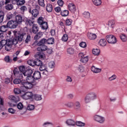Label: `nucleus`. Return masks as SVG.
Listing matches in <instances>:
<instances>
[{
	"instance_id": "nucleus-1",
	"label": "nucleus",
	"mask_w": 127,
	"mask_h": 127,
	"mask_svg": "<svg viewBox=\"0 0 127 127\" xmlns=\"http://www.w3.org/2000/svg\"><path fill=\"white\" fill-rule=\"evenodd\" d=\"M26 38V39H25ZM31 37L30 35H27L25 32H20L17 36L15 37L13 40L8 39L7 40H2L0 42L3 47L5 46V50L6 51H10L12 45H16L19 42H21L23 40H25L26 43H28L30 41Z\"/></svg>"
},
{
	"instance_id": "nucleus-2",
	"label": "nucleus",
	"mask_w": 127,
	"mask_h": 127,
	"mask_svg": "<svg viewBox=\"0 0 127 127\" xmlns=\"http://www.w3.org/2000/svg\"><path fill=\"white\" fill-rule=\"evenodd\" d=\"M29 81H27L25 80H22V85L21 88H22V87L25 88V89H32L33 87V83H34V79L28 80Z\"/></svg>"
},
{
	"instance_id": "nucleus-3",
	"label": "nucleus",
	"mask_w": 127,
	"mask_h": 127,
	"mask_svg": "<svg viewBox=\"0 0 127 127\" xmlns=\"http://www.w3.org/2000/svg\"><path fill=\"white\" fill-rule=\"evenodd\" d=\"M97 98V94L95 92H91L87 94L84 98L85 104H89L92 100Z\"/></svg>"
},
{
	"instance_id": "nucleus-4",
	"label": "nucleus",
	"mask_w": 127,
	"mask_h": 127,
	"mask_svg": "<svg viewBox=\"0 0 127 127\" xmlns=\"http://www.w3.org/2000/svg\"><path fill=\"white\" fill-rule=\"evenodd\" d=\"M38 23L41 25L42 29L45 30L48 29V24L47 22L43 21V17L42 16L39 17L37 21Z\"/></svg>"
},
{
	"instance_id": "nucleus-5",
	"label": "nucleus",
	"mask_w": 127,
	"mask_h": 127,
	"mask_svg": "<svg viewBox=\"0 0 127 127\" xmlns=\"http://www.w3.org/2000/svg\"><path fill=\"white\" fill-rule=\"evenodd\" d=\"M106 39L110 44H116V43L118 41L117 38L114 35H108L106 36Z\"/></svg>"
},
{
	"instance_id": "nucleus-6",
	"label": "nucleus",
	"mask_w": 127,
	"mask_h": 127,
	"mask_svg": "<svg viewBox=\"0 0 127 127\" xmlns=\"http://www.w3.org/2000/svg\"><path fill=\"white\" fill-rule=\"evenodd\" d=\"M33 73V70L31 69H27L24 72V76L26 77V80H34L33 77L31 75Z\"/></svg>"
},
{
	"instance_id": "nucleus-7",
	"label": "nucleus",
	"mask_w": 127,
	"mask_h": 127,
	"mask_svg": "<svg viewBox=\"0 0 127 127\" xmlns=\"http://www.w3.org/2000/svg\"><path fill=\"white\" fill-rule=\"evenodd\" d=\"M13 73L15 77H16V78H18L20 80L21 79H22L23 78V76H24V72H19V71H18V69L16 67L14 68Z\"/></svg>"
},
{
	"instance_id": "nucleus-8",
	"label": "nucleus",
	"mask_w": 127,
	"mask_h": 127,
	"mask_svg": "<svg viewBox=\"0 0 127 127\" xmlns=\"http://www.w3.org/2000/svg\"><path fill=\"white\" fill-rule=\"evenodd\" d=\"M94 120L95 121V122H97V123H99V124H104L106 119H105V117L102 116L95 115L94 116Z\"/></svg>"
},
{
	"instance_id": "nucleus-9",
	"label": "nucleus",
	"mask_w": 127,
	"mask_h": 127,
	"mask_svg": "<svg viewBox=\"0 0 127 127\" xmlns=\"http://www.w3.org/2000/svg\"><path fill=\"white\" fill-rule=\"evenodd\" d=\"M6 24L7 26H8V28H10L11 29L16 28V27L18 26V25L15 21V20H11L9 21Z\"/></svg>"
},
{
	"instance_id": "nucleus-10",
	"label": "nucleus",
	"mask_w": 127,
	"mask_h": 127,
	"mask_svg": "<svg viewBox=\"0 0 127 127\" xmlns=\"http://www.w3.org/2000/svg\"><path fill=\"white\" fill-rule=\"evenodd\" d=\"M25 18L22 16V15L20 14H18L15 16V20L16 23L18 25L20 24H22V22L24 21Z\"/></svg>"
},
{
	"instance_id": "nucleus-11",
	"label": "nucleus",
	"mask_w": 127,
	"mask_h": 127,
	"mask_svg": "<svg viewBox=\"0 0 127 127\" xmlns=\"http://www.w3.org/2000/svg\"><path fill=\"white\" fill-rule=\"evenodd\" d=\"M79 58H80V62H82V63H84V64H86L88 61H89V59L88 58V56L85 57V54L84 53H80L78 54Z\"/></svg>"
},
{
	"instance_id": "nucleus-12",
	"label": "nucleus",
	"mask_w": 127,
	"mask_h": 127,
	"mask_svg": "<svg viewBox=\"0 0 127 127\" xmlns=\"http://www.w3.org/2000/svg\"><path fill=\"white\" fill-rule=\"evenodd\" d=\"M33 96V94L31 92H27L25 93L24 94H22L21 97L24 100H30V99H32Z\"/></svg>"
},
{
	"instance_id": "nucleus-13",
	"label": "nucleus",
	"mask_w": 127,
	"mask_h": 127,
	"mask_svg": "<svg viewBox=\"0 0 127 127\" xmlns=\"http://www.w3.org/2000/svg\"><path fill=\"white\" fill-rule=\"evenodd\" d=\"M33 79H35V80H39L41 78V73L39 72V71H35L33 74L32 76Z\"/></svg>"
},
{
	"instance_id": "nucleus-14",
	"label": "nucleus",
	"mask_w": 127,
	"mask_h": 127,
	"mask_svg": "<svg viewBox=\"0 0 127 127\" xmlns=\"http://www.w3.org/2000/svg\"><path fill=\"white\" fill-rule=\"evenodd\" d=\"M24 22L27 26H32L34 24V21L30 19L25 18Z\"/></svg>"
},
{
	"instance_id": "nucleus-15",
	"label": "nucleus",
	"mask_w": 127,
	"mask_h": 127,
	"mask_svg": "<svg viewBox=\"0 0 127 127\" xmlns=\"http://www.w3.org/2000/svg\"><path fill=\"white\" fill-rule=\"evenodd\" d=\"M65 124L67 125V126H69V127H75L76 126V122L75 121L72 120V119H68L66 121Z\"/></svg>"
},
{
	"instance_id": "nucleus-16",
	"label": "nucleus",
	"mask_w": 127,
	"mask_h": 127,
	"mask_svg": "<svg viewBox=\"0 0 127 127\" xmlns=\"http://www.w3.org/2000/svg\"><path fill=\"white\" fill-rule=\"evenodd\" d=\"M39 30L38 25L37 24H34L32 25V32L34 34H36Z\"/></svg>"
},
{
	"instance_id": "nucleus-17",
	"label": "nucleus",
	"mask_w": 127,
	"mask_h": 127,
	"mask_svg": "<svg viewBox=\"0 0 127 127\" xmlns=\"http://www.w3.org/2000/svg\"><path fill=\"white\" fill-rule=\"evenodd\" d=\"M48 49V47L45 45H41L39 46V47L37 48L38 51H46Z\"/></svg>"
},
{
	"instance_id": "nucleus-18",
	"label": "nucleus",
	"mask_w": 127,
	"mask_h": 127,
	"mask_svg": "<svg viewBox=\"0 0 127 127\" xmlns=\"http://www.w3.org/2000/svg\"><path fill=\"white\" fill-rule=\"evenodd\" d=\"M68 8L71 12L74 13L76 11V7H75V4L73 3H70L68 4Z\"/></svg>"
},
{
	"instance_id": "nucleus-19",
	"label": "nucleus",
	"mask_w": 127,
	"mask_h": 127,
	"mask_svg": "<svg viewBox=\"0 0 127 127\" xmlns=\"http://www.w3.org/2000/svg\"><path fill=\"white\" fill-rule=\"evenodd\" d=\"M87 37L90 39V40H95V39L97 38V35L92 33H88L87 34Z\"/></svg>"
},
{
	"instance_id": "nucleus-20",
	"label": "nucleus",
	"mask_w": 127,
	"mask_h": 127,
	"mask_svg": "<svg viewBox=\"0 0 127 127\" xmlns=\"http://www.w3.org/2000/svg\"><path fill=\"white\" fill-rule=\"evenodd\" d=\"M30 13H31L32 15L34 16V17H37V15L39 14V11L37 9H33L32 11L31 10L29 11Z\"/></svg>"
},
{
	"instance_id": "nucleus-21",
	"label": "nucleus",
	"mask_w": 127,
	"mask_h": 127,
	"mask_svg": "<svg viewBox=\"0 0 127 127\" xmlns=\"http://www.w3.org/2000/svg\"><path fill=\"white\" fill-rule=\"evenodd\" d=\"M33 100L35 101H41L42 100V95L40 94H33Z\"/></svg>"
},
{
	"instance_id": "nucleus-22",
	"label": "nucleus",
	"mask_w": 127,
	"mask_h": 127,
	"mask_svg": "<svg viewBox=\"0 0 127 127\" xmlns=\"http://www.w3.org/2000/svg\"><path fill=\"white\" fill-rule=\"evenodd\" d=\"M91 69L92 72H93V73H100L102 71L101 69L96 67V66H95L94 65H92L91 66Z\"/></svg>"
},
{
	"instance_id": "nucleus-23",
	"label": "nucleus",
	"mask_w": 127,
	"mask_h": 127,
	"mask_svg": "<svg viewBox=\"0 0 127 127\" xmlns=\"http://www.w3.org/2000/svg\"><path fill=\"white\" fill-rule=\"evenodd\" d=\"M9 100H11V101H13V102H15V103H16V102H18L19 101V97L18 96H14L13 95H10L9 96Z\"/></svg>"
},
{
	"instance_id": "nucleus-24",
	"label": "nucleus",
	"mask_w": 127,
	"mask_h": 127,
	"mask_svg": "<svg viewBox=\"0 0 127 127\" xmlns=\"http://www.w3.org/2000/svg\"><path fill=\"white\" fill-rule=\"evenodd\" d=\"M73 107L75 110H79L81 108V103L79 101H75L73 103Z\"/></svg>"
},
{
	"instance_id": "nucleus-25",
	"label": "nucleus",
	"mask_w": 127,
	"mask_h": 127,
	"mask_svg": "<svg viewBox=\"0 0 127 127\" xmlns=\"http://www.w3.org/2000/svg\"><path fill=\"white\" fill-rule=\"evenodd\" d=\"M7 28H8V27L7 26V25H2L1 27H0V32H6L7 31Z\"/></svg>"
},
{
	"instance_id": "nucleus-26",
	"label": "nucleus",
	"mask_w": 127,
	"mask_h": 127,
	"mask_svg": "<svg viewBox=\"0 0 127 127\" xmlns=\"http://www.w3.org/2000/svg\"><path fill=\"white\" fill-rule=\"evenodd\" d=\"M46 10L48 11V12H51L52 10H53V6H52V4L50 3L47 4L46 6Z\"/></svg>"
},
{
	"instance_id": "nucleus-27",
	"label": "nucleus",
	"mask_w": 127,
	"mask_h": 127,
	"mask_svg": "<svg viewBox=\"0 0 127 127\" xmlns=\"http://www.w3.org/2000/svg\"><path fill=\"white\" fill-rule=\"evenodd\" d=\"M17 5L18 6H21V5H23V4H25V0H16Z\"/></svg>"
},
{
	"instance_id": "nucleus-28",
	"label": "nucleus",
	"mask_w": 127,
	"mask_h": 127,
	"mask_svg": "<svg viewBox=\"0 0 127 127\" xmlns=\"http://www.w3.org/2000/svg\"><path fill=\"white\" fill-rule=\"evenodd\" d=\"M99 44L100 46H106V45H107V41H106V39H101L99 42Z\"/></svg>"
},
{
	"instance_id": "nucleus-29",
	"label": "nucleus",
	"mask_w": 127,
	"mask_h": 127,
	"mask_svg": "<svg viewBox=\"0 0 127 127\" xmlns=\"http://www.w3.org/2000/svg\"><path fill=\"white\" fill-rule=\"evenodd\" d=\"M43 34H42V32H38L36 35L34 37V39L35 40H38V39H39V38H41V37L42 36Z\"/></svg>"
},
{
	"instance_id": "nucleus-30",
	"label": "nucleus",
	"mask_w": 127,
	"mask_h": 127,
	"mask_svg": "<svg viewBox=\"0 0 127 127\" xmlns=\"http://www.w3.org/2000/svg\"><path fill=\"white\" fill-rule=\"evenodd\" d=\"M47 41V40H46V39L43 38L40 41L38 42V46L45 45V43H46Z\"/></svg>"
},
{
	"instance_id": "nucleus-31",
	"label": "nucleus",
	"mask_w": 127,
	"mask_h": 127,
	"mask_svg": "<svg viewBox=\"0 0 127 127\" xmlns=\"http://www.w3.org/2000/svg\"><path fill=\"white\" fill-rule=\"evenodd\" d=\"M93 3L96 6H99L102 4V0H92Z\"/></svg>"
},
{
	"instance_id": "nucleus-32",
	"label": "nucleus",
	"mask_w": 127,
	"mask_h": 127,
	"mask_svg": "<svg viewBox=\"0 0 127 127\" xmlns=\"http://www.w3.org/2000/svg\"><path fill=\"white\" fill-rule=\"evenodd\" d=\"M27 64H28V65H30V66H32V67H34L35 60H29L27 61Z\"/></svg>"
},
{
	"instance_id": "nucleus-33",
	"label": "nucleus",
	"mask_w": 127,
	"mask_h": 127,
	"mask_svg": "<svg viewBox=\"0 0 127 127\" xmlns=\"http://www.w3.org/2000/svg\"><path fill=\"white\" fill-rule=\"evenodd\" d=\"M14 93L15 95H19V94H21V95H22V92L18 88H16L14 89Z\"/></svg>"
},
{
	"instance_id": "nucleus-34",
	"label": "nucleus",
	"mask_w": 127,
	"mask_h": 127,
	"mask_svg": "<svg viewBox=\"0 0 127 127\" xmlns=\"http://www.w3.org/2000/svg\"><path fill=\"white\" fill-rule=\"evenodd\" d=\"M5 8L6 10H11L13 8V5L11 3L5 5Z\"/></svg>"
},
{
	"instance_id": "nucleus-35",
	"label": "nucleus",
	"mask_w": 127,
	"mask_h": 127,
	"mask_svg": "<svg viewBox=\"0 0 127 127\" xmlns=\"http://www.w3.org/2000/svg\"><path fill=\"white\" fill-rule=\"evenodd\" d=\"M14 18V16L13 14H11V13H9L6 15V20H12L13 18Z\"/></svg>"
},
{
	"instance_id": "nucleus-36",
	"label": "nucleus",
	"mask_w": 127,
	"mask_h": 127,
	"mask_svg": "<svg viewBox=\"0 0 127 127\" xmlns=\"http://www.w3.org/2000/svg\"><path fill=\"white\" fill-rule=\"evenodd\" d=\"M4 12L2 10H0V21L2 22L3 19L4 18Z\"/></svg>"
},
{
	"instance_id": "nucleus-37",
	"label": "nucleus",
	"mask_w": 127,
	"mask_h": 127,
	"mask_svg": "<svg viewBox=\"0 0 127 127\" xmlns=\"http://www.w3.org/2000/svg\"><path fill=\"white\" fill-rule=\"evenodd\" d=\"M62 16H67L69 15V11L68 10H64L61 12Z\"/></svg>"
},
{
	"instance_id": "nucleus-38",
	"label": "nucleus",
	"mask_w": 127,
	"mask_h": 127,
	"mask_svg": "<svg viewBox=\"0 0 127 127\" xmlns=\"http://www.w3.org/2000/svg\"><path fill=\"white\" fill-rule=\"evenodd\" d=\"M4 61L6 63H11V62H12V60L10 59L9 56H6L4 58Z\"/></svg>"
},
{
	"instance_id": "nucleus-39",
	"label": "nucleus",
	"mask_w": 127,
	"mask_h": 127,
	"mask_svg": "<svg viewBox=\"0 0 127 127\" xmlns=\"http://www.w3.org/2000/svg\"><path fill=\"white\" fill-rule=\"evenodd\" d=\"M22 80H21L19 78H15L14 80H13V83L15 84H20L21 85H22Z\"/></svg>"
},
{
	"instance_id": "nucleus-40",
	"label": "nucleus",
	"mask_w": 127,
	"mask_h": 127,
	"mask_svg": "<svg viewBox=\"0 0 127 127\" xmlns=\"http://www.w3.org/2000/svg\"><path fill=\"white\" fill-rule=\"evenodd\" d=\"M92 53L94 55H96L97 56L100 54V50L98 49H94L92 50Z\"/></svg>"
},
{
	"instance_id": "nucleus-41",
	"label": "nucleus",
	"mask_w": 127,
	"mask_h": 127,
	"mask_svg": "<svg viewBox=\"0 0 127 127\" xmlns=\"http://www.w3.org/2000/svg\"><path fill=\"white\" fill-rule=\"evenodd\" d=\"M115 23H116V22H115V20H110L108 22V25L109 26H111V27L113 28L114 27V25H115Z\"/></svg>"
},
{
	"instance_id": "nucleus-42",
	"label": "nucleus",
	"mask_w": 127,
	"mask_h": 127,
	"mask_svg": "<svg viewBox=\"0 0 127 127\" xmlns=\"http://www.w3.org/2000/svg\"><path fill=\"white\" fill-rule=\"evenodd\" d=\"M35 108V106L32 104H29L27 107V110L28 111H33Z\"/></svg>"
},
{
	"instance_id": "nucleus-43",
	"label": "nucleus",
	"mask_w": 127,
	"mask_h": 127,
	"mask_svg": "<svg viewBox=\"0 0 127 127\" xmlns=\"http://www.w3.org/2000/svg\"><path fill=\"white\" fill-rule=\"evenodd\" d=\"M75 51H74V49L72 48H69L67 50V53L68 54H74Z\"/></svg>"
},
{
	"instance_id": "nucleus-44",
	"label": "nucleus",
	"mask_w": 127,
	"mask_h": 127,
	"mask_svg": "<svg viewBox=\"0 0 127 127\" xmlns=\"http://www.w3.org/2000/svg\"><path fill=\"white\" fill-rule=\"evenodd\" d=\"M55 65V63H54V62L53 61L50 62L48 64L49 68H50V69H53V68H54Z\"/></svg>"
},
{
	"instance_id": "nucleus-45",
	"label": "nucleus",
	"mask_w": 127,
	"mask_h": 127,
	"mask_svg": "<svg viewBox=\"0 0 127 127\" xmlns=\"http://www.w3.org/2000/svg\"><path fill=\"white\" fill-rule=\"evenodd\" d=\"M42 64V62L39 60H35V66H40Z\"/></svg>"
},
{
	"instance_id": "nucleus-46",
	"label": "nucleus",
	"mask_w": 127,
	"mask_h": 127,
	"mask_svg": "<svg viewBox=\"0 0 127 127\" xmlns=\"http://www.w3.org/2000/svg\"><path fill=\"white\" fill-rule=\"evenodd\" d=\"M40 70L41 71H44V70L47 69V67H46V66L45 64H43V63L40 66Z\"/></svg>"
},
{
	"instance_id": "nucleus-47",
	"label": "nucleus",
	"mask_w": 127,
	"mask_h": 127,
	"mask_svg": "<svg viewBox=\"0 0 127 127\" xmlns=\"http://www.w3.org/2000/svg\"><path fill=\"white\" fill-rule=\"evenodd\" d=\"M47 43L48 44H53L54 43V39L53 38L48 39L47 40Z\"/></svg>"
},
{
	"instance_id": "nucleus-48",
	"label": "nucleus",
	"mask_w": 127,
	"mask_h": 127,
	"mask_svg": "<svg viewBox=\"0 0 127 127\" xmlns=\"http://www.w3.org/2000/svg\"><path fill=\"white\" fill-rule=\"evenodd\" d=\"M65 106L68 107V108H72L74 107V103L70 102L65 104Z\"/></svg>"
},
{
	"instance_id": "nucleus-49",
	"label": "nucleus",
	"mask_w": 127,
	"mask_h": 127,
	"mask_svg": "<svg viewBox=\"0 0 127 127\" xmlns=\"http://www.w3.org/2000/svg\"><path fill=\"white\" fill-rule=\"evenodd\" d=\"M38 2L41 6H45V4L44 3V0H38Z\"/></svg>"
},
{
	"instance_id": "nucleus-50",
	"label": "nucleus",
	"mask_w": 127,
	"mask_h": 127,
	"mask_svg": "<svg viewBox=\"0 0 127 127\" xmlns=\"http://www.w3.org/2000/svg\"><path fill=\"white\" fill-rule=\"evenodd\" d=\"M75 125H76V126H78V127H84L85 126V123H84L83 122H81L80 121L76 122Z\"/></svg>"
},
{
	"instance_id": "nucleus-51",
	"label": "nucleus",
	"mask_w": 127,
	"mask_h": 127,
	"mask_svg": "<svg viewBox=\"0 0 127 127\" xmlns=\"http://www.w3.org/2000/svg\"><path fill=\"white\" fill-rule=\"evenodd\" d=\"M21 12L24 13L25 11H26V10H27V7H26V6H21L20 8Z\"/></svg>"
},
{
	"instance_id": "nucleus-52",
	"label": "nucleus",
	"mask_w": 127,
	"mask_h": 127,
	"mask_svg": "<svg viewBox=\"0 0 127 127\" xmlns=\"http://www.w3.org/2000/svg\"><path fill=\"white\" fill-rule=\"evenodd\" d=\"M120 38L122 40V41H123L124 42H125V41H126L127 40L126 35H124V34L121 35L120 36Z\"/></svg>"
},
{
	"instance_id": "nucleus-53",
	"label": "nucleus",
	"mask_w": 127,
	"mask_h": 127,
	"mask_svg": "<svg viewBox=\"0 0 127 127\" xmlns=\"http://www.w3.org/2000/svg\"><path fill=\"white\" fill-rule=\"evenodd\" d=\"M62 40L63 41H64L65 42L68 40V35L65 34L63 35L62 37Z\"/></svg>"
},
{
	"instance_id": "nucleus-54",
	"label": "nucleus",
	"mask_w": 127,
	"mask_h": 127,
	"mask_svg": "<svg viewBox=\"0 0 127 127\" xmlns=\"http://www.w3.org/2000/svg\"><path fill=\"white\" fill-rule=\"evenodd\" d=\"M66 25H71L72 24V20L70 19H67L65 21Z\"/></svg>"
},
{
	"instance_id": "nucleus-55",
	"label": "nucleus",
	"mask_w": 127,
	"mask_h": 127,
	"mask_svg": "<svg viewBox=\"0 0 127 127\" xmlns=\"http://www.w3.org/2000/svg\"><path fill=\"white\" fill-rule=\"evenodd\" d=\"M19 72H22V73H24L25 72V67L24 66H20L19 67Z\"/></svg>"
},
{
	"instance_id": "nucleus-56",
	"label": "nucleus",
	"mask_w": 127,
	"mask_h": 127,
	"mask_svg": "<svg viewBox=\"0 0 127 127\" xmlns=\"http://www.w3.org/2000/svg\"><path fill=\"white\" fill-rule=\"evenodd\" d=\"M79 46H80V47H82V48H85V47H87V44H86V42H81L79 44Z\"/></svg>"
},
{
	"instance_id": "nucleus-57",
	"label": "nucleus",
	"mask_w": 127,
	"mask_h": 127,
	"mask_svg": "<svg viewBox=\"0 0 127 127\" xmlns=\"http://www.w3.org/2000/svg\"><path fill=\"white\" fill-rule=\"evenodd\" d=\"M84 16L86 18H90L91 15H90V13L89 12H85L84 13Z\"/></svg>"
},
{
	"instance_id": "nucleus-58",
	"label": "nucleus",
	"mask_w": 127,
	"mask_h": 127,
	"mask_svg": "<svg viewBox=\"0 0 127 127\" xmlns=\"http://www.w3.org/2000/svg\"><path fill=\"white\" fill-rule=\"evenodd\" d=\"M8 113H10V114H15V110L12 109V108H9L8 109Z\"/></svg>"
},
{
	"instance_id": "nucleus-59",
	"label": "nucleus",
	"mask_w": 127,
	"mask_h": 127,
	"mask_svg": "<svg viewBox=\"0 0 127 127\" xmlns=\"http://www.w3.org/2000/svg\"><path fill=\"white\" fill-rule=\"evenodd\" d=\"M17 108L19 110H22V108H23V105L22 103L20 102L17 105Z\"/></svg>"
},
{
	"instance_id": "nucleus-60",
	"label": "nucleus",
	"mask_w": 127,
	"mask_h": 127,
	"mask_svg": "<svg viewBox=\"0 0 127 127\" xmlns=\"http://www.w3.org/2000/svg\"><path fill=\"white\" fill-rule=\"evenodd\" d=\"M3 5H4V1L1 0L0 1V10L3 9Z\"/></svg>"
},
{
	"instance_id": "nucleus-61",
	"label": "nucleus",
	"mask_w": 127,
	"mask_h": 127,
	"mask_svg": "<svg viewBox=\"0 0 127 127\" xmlns=\"http://www.w3.org/2000/svg\"><path fill=\"white\" fill-rule=\"evenodd\" d=\"M57 3L60 6H63V4H64V1L62 0H59Z\"/></svg>"
},
{
	"instance_id": "nucleus-62",
	"label": "nucleus",
	"mask_w": 127,
	"mask_h": 127,
	"mask_svg": "<svg viewBox=\"0 0 127 127\" xmlns=\"http://www.w3.org/2000/svg\"><path fill=\"white\" fill-rule=\"evenodd\" d=\"M108 79L109 81H113V80H116V79H117V75L114 74Z\"/></svg>"
},
{
	"instance_id": "nucleus-63",
	"label": "nucleus",
	"mask_w": 127,
	"mask_h": 127,
	"mask_svg": "<svg viewBox=\"0 0 127 127\" xmlns=\"http://www.w3.org/2000/svg\"><path fill=\"white\" fill-rule=\"evenodd\" d=\"M41 72L43 75H45V76H47V75H48V70L47 69L42 70Z\"/></svg>"
},
{
	"instance_id": "nucleus-64",
	"label": "nucleus",
	"mask_w": 127,
	"mask_h": 127,
	"mask_svg": "<svg viewBox=\"0 0 127 127\" xmlns=\"http://www.w3.org/2000/svg\"><path fill=\"white\" fill-rule=\"evenodd\" d=\"M66 81V82H72V78L69 76H67Z\"/></svg>"
}]
</instances>
